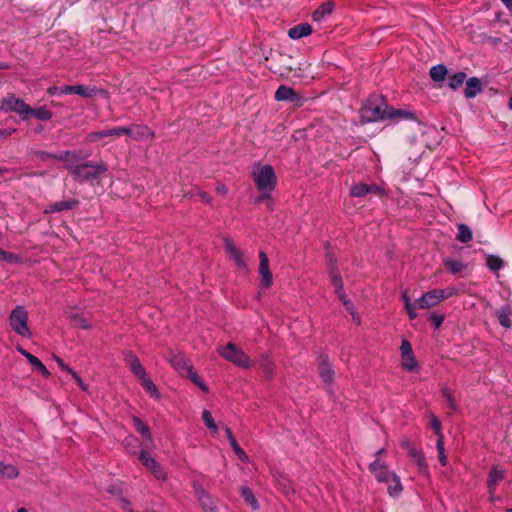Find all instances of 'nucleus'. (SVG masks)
Returning a JSON list of instances; mask_svg holds the SVG:
<instances>
[{"instance_id": "16", "label": "nucleus", "mask_w": 512, "mask_h": 512, "mask_svg": "<svg viewBox=\"0 0 512 512\" xmlns=\"http://www.w3.org/2000/svg\"><path fill=\"white\" fill-rule=\"evenodd\" d=\"M168 360L172 367L182 376H186L192 370V366L181 353H171Z\"/></svg>"}, {"instance_id": "33", "label": "nucleus", "mask_w": 512, "mask_h": 512, "mask_svg": "<svg viewBox=\"0 0 512 512\" xmlns=\"http://www.w3.org/2000/svg\"><path fill=\"white\" fill-rule=\"evenodd\" d=\"M447 75V68L444 65H435L430 69V77L435 82H440L445 79Z\"/></svg>"}, {"instance_id": "25", "label": "nucleus", "mask_w": 512, "mask_h": 512, "mask_svg": "<svg viewBox=\"0 0 512 512\" xmlns=\"http://www.w3.org/2000/svg\"><path fill=\"white\" fill-rule=\"evenodd\" d=\"M387 119L415 120V115L411 111L403 109H394L388 106Z\"/></svg>"}, {"instance_id": "22", "label": "nucleus", "mask_w": 512, "mask_h": 512, "mask_svg": "<svg viewBox=\"0 0 512 512\" xmlns=\"http://www.w3.org/2000/svg\"><path fill=\"white\" fill-rule=\"evenodd\" d=\"M312 33V27L308 23L299 24L289 29L288 36L293 40H298Z\"/></svg>"}, {"instance_id": "31", "label": "nucleus", "mask_w": 512, "mask_h": 512, "mask_svg": "<svg viewBox=\"0 0 512 512\" xmlns=\"http://www.w3.org/2000/svg\"><path fill=\"white\" fill-rule=\"evenodd\" d=\"M139 380L147 393H149L154 398H159V392L147 374H145L143 378H139Z\"/></svg>"}, {"instance_id": "52", "label": "nucleus", "mask_w": 512, "mask_h": 512, "mask_svg": "<svg viewBox=\"0 0 512 512\" xmlns=\"http://www.w3.org/2000/svg\"><path fill=\"white\" fill-rule=\"evenodd\" d=\"M417 308H419L417 301L415 303L409 304L407 307H405V309L408 312V315H409L410 319H415L417 317V314H416V309Z\"/></svg>"}, {"instance_id": "45", "label": "nucleus", "mask_w": 512, "mask_h": 512, "mask_svg": "<svg viewBox=\"0 0 512 512\" xmlns=\"http://www.w3.org/2000/svg\"><path fill=\"white\" fill-rule=\"evenodd\" d=\"M105 137H108L106 130L90 132L86 136V141L89 143H94L100 141Z\"/></svg>"}, {"instance_id": "27", "label": "nucleus", "mask_w": 512, "mask_h": 512, "mask_svg": "<svg viewBox=\"0 0 512 512\" xmlns=\"http://www.w3.org/2000/svg\"><path fill=\"white\" fill-rule=\"evenodd\" d=\"M133 422H134V427H135L136 431L139 432L147 440V442L149 444H152L153 437H152L149 427L142 420H140L137 417L133 418Z\"/></svg>"}, {"instance_id": "21", "label": "nucleus", "mask_w": 512, "mask_h": 512, "mask_svg": "<svg viewBox=\"0 0 512 512\" xmlns=\"http://www.w3.org/2000/svg\"><path fill=\"white\" fill-rule=\"evenodd\" d=\"M503 479H504V471L503 470H499L495 467L491 469V471L489 473L488 480H487L491 500H494V492H495L497 484Z\"/></svg>"}, {"instance_id": "56", "label": "nucleus", "mask_w": 512, "mask_h": 512, "mask_svg": "<svg viewBox=\"0 0 512 512\" xmlns=\"http://www.w3.org/2000/svg\"><path fill=\"white\" fill-rule=\"evenodd\" d=\"M0 259L8 262H14L17 260V256L3 250V255H0Z\"/></svg>"}, {"instance_id": "63", "label": "nucleus", "mask_w": 512, "mask_h": 512, "mask_svg": "<svg viewBox=\"0 0 512 512\" xmlns=\"http://www.w3.org/2000/svg\"><path fill=\"white\" fill-rule=\"evenodd\" d=\"M438 458H439L440 463H441L443 466H445V465L447 464V458H446V456H445V454H444V451H443V452H439V453H438Z\"/></svg>"}, {"instance_id": "8", "label": "nucleus", "mask_w": 512, "mask_h": 512, "mask_svg": "<svg viewBox=\"0 0 512 512\" xmlns=\"http://www.w3.org/2000/svg\"><path fill=\"white\" fill-rule=\"evenodd\" d=\"M330 280L332 285L335 287V293L337 294L338 298L342 301L343 306L351 314L355 323L359 325L361 322L360 316L356 313L353 303L346 298V295L343 290V282L341 276L339 272L333 267V265H331L330 268Z\"/></svg>"}, {"instance_id": "48", "label": "nucleus", "mask_w": 512, "mask_h": 512, "mask_svg": "<svg viewBox=\"0 0 512 512\" xmlns=\"http://www.w3.org/2000/svg\"><path fill=\"white\" fill-rule=\"evenodd\" d=\"M107 136H122L128 135V127H114L107 129Z\"/></svg>"}, {"instance_id": "49", "label": "nucleus", "mask_w": 512, "mask_h": 512, "mask_svg": "<svg viewBox=\"0 0 512 512\" xmlns=\"http://www.w3.org/2000/svg\"><path fill=\"white\" fill-rule=\"evenodd\" d=\"M430 426L431 428L435 431V433L437 434V436H440V434H442V431H441V422L439 421V419L431 414L430 415Z\"/></svg>"}, {"instance_id": "39", "label": "nucleus", "mask_w": 512, "mask_h": 512, "mask_svg": "<svg viewBox=\"0 0 512 512\" xmlns=\"http://www.w3.org/2000/svg\"><path fill=\"white\" fill-rule=\"evenodd\" d=\"M442 395L447 403V407L451 409L452 411H456L458 409L457 403L454 399L452 390L448 387L442 388Z\"/></svg>"}, {"instance_id": "59", "label": "nucleus", "mask_w": 512, "mask_h": 512, "mask_svg": "<svg viewBox=\"0 0 512 512\" xmlns=\"http://www.w3.org/2000/svg\"><path fill=\"white\" fill-rule=\"evenodd\" d=\"M436 448H437L438 453L444 451L443 434H440V436H438Z\"/></svg>"}, {"instance_id": "57", "label": "nucleus", "mask_w": 512, "mask_h": 512, "mask_svg": "<svg viewBox=\"0 0 512 512\" xmlns=\"http://www.w3.org/2000/svg\"><path fill=\"white\" fill-rule=\"evenodd\" d=\"M400 446L407 451V453L410 452V450H413L415 446L411 444V442L407 439H403L400 442Z\"/></svg>"}, {"instance_id": "42", "label": "nucleus", "mask_w": 512, "mask_h": 512, "mask_svg": "<svg viewBox=\"0 0 512 512\" xmlns=\"http://www.w3.org/2000/svg\"><path fill=\"white\" fill-rule=\"evenodd\" d=\"M350 194L353 197H363L366 194H369L368 184H365V183L355 184L351 188Z\"/></svg>"}, {"instance_id": "43", "label": "nucleus", "mask_w": 512, "mask_h": 512, "mask_svg": "<svg viewBox=\"0 0 512 512\" xmlns=\"http://www.w3.org/2000/svg\"><path fill=\"white\" fill-rule=\"evenodd\" d=\"M202 419L209 430H211L213 433L217 432L218 427H217L210 411L204 410L202 412Z\"/></svg>"}, {"instance_id": "14", "label": "nucleus", "mask_w": 512, "mask_h": 512, "mask_svg": "<svg viewBox=\"0 0 512 512\" xmlns=\"http://www.w3.org/2000/svg\"><path fill=\"white\" fill-rule=\"evenodd\" d=\"M319 375L323 382L331 384L334 380V370L332 369L328 357L325 354H320L317 358Z\"/></svg>"}, {"instance_id": "62", "label": "nucleus", "mask_w": 512, "mask_h": 512, "mask_svg": "<svg viewBox=\"0 0 512 512\" xmlns=\"http://www.w3.org/2000/svg\"><path fill=\"white\" fill-rule=\"evenodd\" d=\"M216 190H217V192H219L221 194H226L228 192V189L224 184H218L216 186Z\"/></svg>"}, {"instance_id": "54", "label": "nucleus", "mask_w": 512, "mask_h": 512, "mask_svg": "<svg viewBox=\"0 0 512 512\" xmlns=\"http://www.w3.org/2000/svg\"><path fill=\"white\" fill-rule=\"evenodd\" d=\"M430 319H431V321H432V323H433L435 328H439L441 326V324L443 323V320H444L443 316L437 315V314L431 315Z\"/></svg>"}, {"instance_id": "7", "label": "nucleus", "mask_w": 512, "mask_h": 512, "mask_svg": "<svg viewBox=\"0 0 512 512\" xmlns=\"http://www.w3.org/2000/svg\"><path fill=\"white\" fill-rule=\"evenodd\" d=\"M457 293V289L453 286L445 289H433L423 294L417 299L419 309H429L441 301L448 299Z\"/></svg>"}, {"instance_id": "50", "label": "nucleus", "mask_w": 512, "mask_h": 512, "mask_svg": "<svg viewBox=\"0 0 512 512\" xmlns=\"http://www.w3.org/2000/svg\"><path fill=\"white\" fill-rule=\"evenodd\" d=\"M73 323L76 327L83 329H88L91 326L85 318L80 316L73 317Z\"/></svg>"}, {"instance_id": "1", "label": "nucleus", "mask_w": 512, "mask_h": 512, "mask_svg": "<svg viewBox=\"0 0 512 512\" xmlns=\"http://www.w3.org/2000/svg\"><path fill=\"white\" fill-rule=\"evenodd\" d=\"M252 178L261 195L258 201L268 199L275 189L277 178L270 165L255 164L252 168Z\"/></svg>"}, {"instance_id": "58", "label": "nucleus", "mask_w": 512, "mask_h": 512, "mask_svg": "<svg viewBox=\"0 0 512 512\" xmlns=\"http://www.w3.org/2000/svg\"><path fill=\"white\" fill-rule=\"evenodd\" d=\"M368 189H369V193H373V194H377V195H381L383 190L377 186V185H368Z\"/></svg>"}, {"instance_id": "35", "label": "nucleus", "mask_w": 512, "mask_h": 512, "mask_svg": "<svg viewBox=\"0 0 512 512\" xmlns=\"http://www.w3.org/2000/svg\"><path fill=\"white\" fill-rule=\"evenodd\" d=\"M457 240L462 243H467L470 240H472V231L467 225H465V224L458 225Z\"/></svg>"}, {"instance_id": "17", "label": "nucleus", "mask_w": 512, "mask_h": 512, "mask_svg": "<svg viewBox=\"0 0 512 512\" xmlns=\"http://www.w3.org/2000/svg\"><path fill=\"white\" fill-rule=\"evenodd\" d=\"M128 136L136 141H144L152 139L154 132L145 125L134 124L128 127Z\"/></svg>"}, {"instance_id": "12", "label": "nucleus", "mask_w": 512, "mask_h": 512, "mask_svg": "<svg viewBox=\"0 0 512 512\" xmlns=\"http://www.w3.org/2000/svg\"><path fill=\"white\" fill-rule=\"evenodd\" d=\"M275 99L277 101H289L296 106H300L303 98L292 88L281 85L275 92Z\"/></svg>"}, {"instance_id": "26", "label": "nucleus", "mask_w": 512, "mask_h": 512, "mask_svg": "<svg viewBox=\"0 0 512 512\" xmlns=\"http://www.w3.org/2000/svg\"><path fill=\"white\" fill-rule=\"evenodd\" d=\"M19 476V470L12 464L0 462V478L16 479Z\"/></svg>"}, {"instance_id": "53", "label": "nucleus", "mask_w": 512, "mask_h": 512, "mask_svg": "<svg viewBox=\"0 0 512 512\" xmlns=\"http://www.w3.org/2000/svg\"><path fill=\"white\" fill-rule=\"evenodd\" d=\"M54 360L55 362L57 363V365L59 366V368L69 374H72L74 372V370H72L68 365H66L62 359H60L59 357L57 356H54Z\"/></svg>"}, {"instance_id": "4", "label": "nucleus", "mask_w": 512, "mask_h": 512, "mask_svg": "<svg viewBox=\"0 0 512 512\" xmlns=\"http://www.w3.org/2000/svg\"><path fill=\"white\" fill-rule=\"evenodd\" d=\"M107 170L108 168L103 162H86L78 165H69V173L79 182L96 180Z\"/></svg>"}, {"instance_id": "30", "label": "nucleus", "mask_w": 512, "mask_h": 512, "mask_svg": "<svg viewBox=\"0 0 512 512\" xmlns=\"http://www.w3.org/2000/svg\"><path fill=\"white\" fill-rule=\"evenodd\" d=\"M333 5L331 3H325L316 9L312 15L314 21H322L332 12Z\"/></svg>"}, {"instance_id": "19", "label": "nucleus", "mask_w": 512, "mask_h": 512, "mask_svg": "<svg viewBox=\"0 0 512 512\" xmlns=\"http://www.w3.org/2000/svg\"><path fill=\"white\" fill-rule=\"evenodd\" d=\"M196 497L204 512H217L211 497L200 486L194 485Z\"/></svg>"}, {"instance_id": "34", "label": "nucleus", "mask_w": 512, "mask_h": 512, "mask_svg": "<svg viewBox=\"0 0 512 512\" xmlns=\"http://www.w3.org/2000/svg\"><path fill=\"white\" fill-rule=\"evenodd\" d=\"M28 114H31L35 118L42 120V121H47L52 118V113L44 106L39 107V108H31L30 107V111L28 112Z\"/></svg>"}, {"instance_id": "2", "label": "nucleus", "mask_w": 512, "mask_h": 512, "mask_svg": "<svg viewBox=\"0 0 512 512\" xmlns=\"http://www.w3.org/2000/svg\"><path fill=\"white\" fill-rule=\"evenodd\" d=\"M369 471L380 483H384L387 481L396 482V486H394L393 488L389 487V495L391 497H397L400 495V493L403 490L400 478L395 472L389 469L386 462H384L380 458H375V460L369 465Z\"/></svg>"}, {"instance_id": "5", "label": "nucleus", "mask_w": 512, "mask_h": 512, "mask_svg": "<svg viewBox=\"0 0 512 512\" xmlns=\"http://www.w3.org/2000/svg\"><path fill=\"white\" fill-rule=\"evenodd\" d=\"M9 326L17 335L30 339L32 332L28 326V312L24 306H16L8 318Z\"/></svg>"}, {"instance_id": "10", "label": "nucleus", "mask_w": 512, "mask_h": 512, "mask_svg": "<svg viewBox=\"0 0 512 512\" xmlns=\"http://www.w3.org/2000/svg\"><path fill=\"white\" fill-rule=\"evenodd\" d=\"M0 110L3 112H15L19 115H28L30 106L22 99L10 95L0 101Z\"/></svg>"}, {"instance_id": "37", "label": "nucleus", "mask_w": 512, "mask_h": 512, "mask_svg": "<svg viewBox=\"0 0 512 512\" xmlns=\"http://www.w3.org/2000/svg\"><path fill=\"white\" fill-rule=\"evenodd\" d=\"M465 79H466L465 73H463V72L455 73L449 77V81H448L449 87L452 88L453 90H455V89L459 88L460 86H462Z\"/></svg>"}, {"instance_id": "15", "label": "nucleus", "mask_w": 512, "mask_h": 512, "mask_svg": "<svg viewBox=\"0 0 512 512\" xmlns=\"http://www.w3.org/2000/svg\"><path fill=\"white\" fill-rule=\"evenodd\" d=\"M40 155L42 157L48 158V159H56L60 161L65 162V169L69 172V165H78L79 157L75 152L70 151H64L61 153H47V152H41Z\"/></svg>"}, {"instance_id": "29", "label": "nucleus", "mask_w": 512, "mask_h": 512, "mask_svg": "<svg viewBox=\"0 0 512 512\" xmlns=\"http://www.w3.org/2000/svg\"><path fill=\"white\" fill-rule=\"evenodd\" d=\"M511 314V310L507 307L499 309L496 312V316L500 325H502L505 328H510L512 326Z\"/></svg>"}, {"instance_id": "13", "label": "nucleus", "mask_w": 512, "mask_h": 512, "mask_svg": "<svg viewBox=\"0 0 512 512\" xmlns=\"http://www.w3.org/2000/svg\"><path fill=\"white\" fill-rule=\"evenodd\" d=\"M260 265H259V275L261 278V286L268 288L273 283L272 274L269 269V260L267 255L264 252L259 253Z\"/></svg>"}, {"instance_id": "6", "label": "nucleus", "mask_w": 512, "mask_h": 512, "mask_svg": "<svg viewBox=\"0 0 512 512\" xmlns=\"http://www.w3.org/2000/svg\"><path fill=\"white\" fill-rule=\"evenodd\" d=\"M217 352L225 360L245 369L251 367L252 362L248 355L244 353L235 344L229 342L225 346H221L217 349Z\"/></svg>"}, {"instance_id": "51", "label": "nucleus", "mask_w": 512, "mask_h": 512, "mask_svg": "<svg viewBox=\"0 0 512 512\" xmlns=\"http://www.w3.org/2000/svg\"><path fill=\"white\" fill-rule=\"evenodd\" d=\"M401 356H407L413 354L412 347L408 340L403 339L400 346Z\"/></svg>"}, {"instance_id": "46", "label": "nucleus", "mask_w": 512, "mask_h": 512, "mask_svg": "<svg viewBox=\"0 0 512 512\" xmlns=\"http://www.w3.org/2000/svg\"><path fill=\"white\" fill-rule=\"evenodd\" d=\"M150 471L158 480L164 481L167 479V474L165 470L161 467V465L158 462L153 468L150 469Z\"/></svg>"}, {"instance_id": "20", "label": "nucleus", "mask_w": 512, "mask_h": 512, "mask_svg": "<svg viewBox=\"0 0 512 512\" xmlns=\"http://www.w3.org/2000/svg\"><path fill=\"white\" fill-rule=\"evenodd\" d=\"M77 204H78V201L75 199L62 200V201L54 202V203L48 205L44 209V212L46 214H48V213L61 212L64 210H70V209H73Z\"/></svg>"}, {"instance_id": "44", "label": "nucleus", "mask_w": 512, "mask_h": 512, "mask_svg": "<svg viewBox=\"0 0 512 512\" xmlns=\"http://www.w3.org/2000/svg\"><path fill=\"white\" fill-rule=\"evenodd\" d=\"M186 377H188L195 385H197L201 390L207 392L208 387L207 385L201 380L197 372H195L193 369L191 372H189Z\"/></svg>"}, {"instance_id": "38", "label": "nucleus", "mask_w": 512, "mask_h": 512, "mask_svg": "<svg viewBox=\"0 0 512 512\" xmlns=\"http://www.w3.org/2000/svg\"><path fill=\"white\" fill-rule=\"evenodd\" d=\"M503 260L496 255H488L486 265L491 271H498L503 267Z\"/></svg>"}, {"instance_id": "47", "label": "nucleus", "mask_w": 512, "mask_h": 512, "mask_svg": "<svg viewBox=\"0 0 512 512\" xmlns=\"http://www.w3.org/2000/svg\"><path fill=\"white\" fill-rule=\"evenodd\" d=\"M230 445L240 460H242L243 462L248 461V456L246 455L244 450L238 445L237 441H232V444Z\"/></svg>"}, {"instance_id": "64", "label": "nucleus", "mask_w": 512, "mask_h": 512, "mask_svg": "<svg viewBox=\"0 0 512 512\" xmlns=\"http://www.w3.org/2000/svg\"><path fill=\"white\" fill-rule=\"evenodd\" d=\"M501 2L512 13V0H501Z\"/></svg>"}, {"instance_id": "61", "label": "nucleus", "mask_w": 512, "mask_h": 512, "mask_svg": "<svg viewBox=\"0 0 512 512\" xmlns=\"http://www.w3.org/2000/svg\"><path fill=\"white\" fill-rule=\"evenodd\" d=\"M136 442H137V439L135 437H133V436H128L125 439V443H126L127 447L134 445Z\"/></svg>"}, {"instance_id": "24", "label": "nucleus", "mask_w": 512, "mask_h": 512, "mask_svg": "<svg viewBox=\"0 0 512 512\" xmlns=\"http://www.w3.org/2000/svg\"><path fill=\"white\" fill-rule=\"evenodd\" d=\"M408 455L416 462L420 473H426L428 466L423 452L416 447L410 450Z\"/></svg>"}, {"instance_id": "3", "label": "nucleus", "mask_w": 512, "mask_h": 512, "mask_svg": "<svg viewBox=\"0 0 512 512\" xmlns=\"http://www.w3.org/2000/svg\"><path fill=\"white\" fill-rule=\"evenodd\" d=\"M388 105L381 96H371L360 110L363 122H377L387 119Z\"/></svg>"}, {"instance_id": "28", "label": "nucleus", "mask_w": 512, "mask_h": 512, "mask_svg": "<svg viewBox=\"0 0 512 512\" xmlns=\"http://www.w3.org/2000/svg\"><path fill=\"white\" fill-rule=\"evenodd\" d=\"M240 492H241V496L244 499V501L247 504H249L253 510L256 511L259 509L258 501L250 488L243 486V487H241Z\"/></svg>"}, {"instance_id": "36", "label": "nucleus", "mask_w": 512, "mask_h": 512, "mask_svg": "<svg viewBox=\"0 0 512 512\" xmlns=\"http://www.w3.org/2000/svg\"><path fill=\"white\" fill-rule=\"evenodd\" d=\"M138 459L149 470L157 464V461L145 450L139 452Z\"/></svg>"}, {"instance_id": "9", "label": "nucleus", "mask_w": 512, "mask_h": 512, "mask_svg": "<svg viewBox=\"0 0 512 512\" xmlns=\"http://www.w3.org/2000/svg\"><path fill=\"white\" fill-rule=\"evenodd\" d=\"M95 88L85 85H64L61 87L52 86L47 89V93L51 96L63 94H77L82 97L90 98L95 95Z\"/></svg>"}, {"instance_id": "18", "label": "nucleus", "mask_w": 512, "mask_h": 512, "mask_svg": "<svg viewBox=\"0 0 512 512\" xmlns=\"http://www.w3.org/2000/svg\"><path fill=\"white\" fill-rule=\"evenodd\" d=\"M124 361L138 379L144 377L146 371L135 354L127 352L124 356Z\"/></svg>"}, {"instance_id": "11", "label": "nucleus", "mask_w": 512, "mask_h": 512, "mask_svg": "<svg viewBox=\"0 0 512 512\" xmlns=\"http://www.w3.org/2000/svg\"><path fill=\"white\" fill-rule=\"evenodd\" d=\"M225 251L228 253L230 258L234 261L236 267L239 270L246 271L247 264L244 260L243 253L236 247L232 240L226 238L224 240Z\"/></svg>"}, {"instance_id": "40", "label": "nucleus", "mask_w": 512, "mask_h": 512, "mask_svg": "<svg viewBox=\"0 0 512 512\" xmlns=\"http://www.w3.org/2000/svg\"><path fill=\"white\" fill-rule=\"evenodd\" d=\"M444 266L452 274H456L465 268V265L462 262L454 259H445Z\"/></svg>"}, {"instance_id": "60", "label": "nucleus", "mask_w": 512, "mask_h": 512, "mask_svg": "<svg viewBox=\"0 0 512 512\" xmlns=\"http://www.w3.org/2000/svg\"><path fill=\"white\" fill-rule=\"evenodd\" d=\"M224 431H225V434L229 440V443L232 444V441H236L233 434H232V431L229 427H224Z\"/></svg>"}, {"instance_id": "32", "label": "nucleus", "mask_w": 512, "mask_h": 512, "mask_svg": "<svg viewBox=\"0 0 512 512\" xmlns=\"http://www.w3.org/2000/svg\"><path fill=\"white\" fill-rule=\"evenodd\" d=\"M26 360L33 366V368L42 374L44 377H49L50 372L47 370V368L44 366V364L34 355L30 354V356H27Z\"/></svg>"}, {"instance_id": "23", "label": "nucleus", "mask_w": 512, "mask_h": 512, "mask_svg": "<svg viewBox=\"0 0 512 512\" xmlns=\"http://www.w3.org/2000/svg\"><path fill=\"white\" fill-rule=\"evenodd\" d=\"M481 91L480 80L476 77H471L466 81L464 95L466 98H474Z\"/></svg>"}, {"instance_id": "41", "label": "nucleus", "mask_w": 512, "mask_h": 512, "mask_svg": "<svg viewBox=\"0 0 512 512\" xmlns=\"http://www.w3.org/2000/svg\"><path fill=\"white\" fill-rule=\"evenodd\" d=\"M402 362L401 366L406 371H413L417 368V361L414 357V354H410L407 356H401Z\"/></svg>"}, {"instance_id": "55", "label": "nucleus", "mask_w": 512, "mask_h": 512, "mask_svg": "<svg viewBox=\"0 0 512 512\" xmlns=\"http://www.w3.org/2000/svg\"><path fill=\"white\" fill-rule=\"evenodd\" d=\"M72 377L73 379L77 382V384L79 385V387L83 390V391H87L88 390V385L85 384L82 379L79 377V375L74 371L72 374Z\"/></svg>"}]
</instances>
